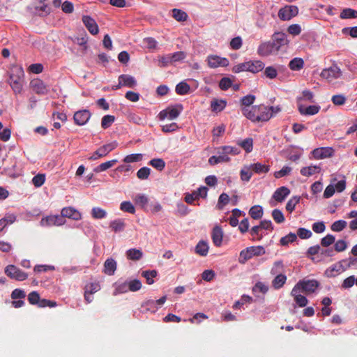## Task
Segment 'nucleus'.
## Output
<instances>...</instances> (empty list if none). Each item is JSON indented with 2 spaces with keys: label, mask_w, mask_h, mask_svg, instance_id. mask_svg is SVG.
<instances>
[{
  "label": "nucleus",
  "mask_w": 357,
  "mask_h": 357,
  "mask_svg": "<svg viewBox=\"0 0 357 357\" xmlns=\"http://www.w3.org/2000/svg\"><path fill=\"white\" fill-rule=\"evenodd\" d=\"M269 109L264 105H254L243 109V116L252 122L267 121L271 119Z\"/></svg>",
  "instance_id": "nucleus-1"
},
{
  "label": "nucleus",
  "mask_w": 357,
  "mask_h": 357,
  "mask_svg": "<svg viewBox=\"0 0 357 357\" xmlns=\"http://www.w3.org/2000/svg\"><path fill=\"white\" fill-rule=\"evenodd\" d=\"M240 153V149L231 146H224L217 150L218 155H213L209 158L208 163L215 165L218 163L227 162L230 160L229 155H236Z\"/></svg>",
  "instance_id": "nucleus-2"
},
{
  "label": "nucleus",
  "mask_w": 357,
  "mask_h": 357,
  "mask_svg": "<svg viewBox=\"0 0 357 357\" xmlns=\"http://www.w3.org/2000/svg\"><path fill=\"white\" fill-rule=\"evenodd\" d=\"M266 253L262 246H251L241 251L238 261L240 264H245L248 260L255 256H261Z\"/></svg>",
  "instance_id": "nucleus-3"
},
{
  "label": "nucleus",
  "mask_w": 357,
  "mask_h": 357,
  "mask_svg": "<svg viewBox=\"0 0 357 357\" xmlns=\"http://www.w3.org/2000/svg\"><path fill=\"white\" fill-rule=\"evenodd\" d=\"M319 286V283L316 280H300L294 287L297 288L301 292L306 294L314 293Z\"/></svg>",
  "instance_id": "nucleus-4"
},
{
  "label": "nucleus",
  "mask_w": 357,
  "mask_h": 357,
  "mask_svg": "<svg viewBox=\"0 0 357 357\" xmlns=\"http://www.w3.org/2000/svg\"><path fill=\"white\" fill-rule=\"evenodd\" d=\"M342 75V73L340 68L337 65H333L329 68L324 69L320 76L328 83H332L334 80L340 78Z\"/></svg>",
  "instance_id": "nucleus-5"
},
{
  "label": "nucleus",
  "mask_w": 357,
  "mask_h": 357,
  "mask_svg": "<svg viewBox=\"0 0 357 357\" xmlns=\"http://www.w3.org/2000/svg\"><path fill=\"white\" fill-rule=\"evenodd\" d=\"M183 110V106L181 105H176L171 106L167 109L161 111L159 113L158 117L160 120H165L168 119L169 120H174L176 119Z\"/></svg>",
  "instance_id": "nucleus-6"
},
{
  "label": "nucleus",
  "mask_w": 357,
  "mask_h": 357,
  "mask_svg": "<svg viewBox=\"0 0 357 357\" xmlns=\"http://www.w3.org/2000/svg\"><path fill=\"white\" fill-rule=\"evenodd\" d=\"M167 296H164L158 300H148L142 304L143 312L155 313L165 303Z\"/></svg>",
  "instance_id": "nucleus-7"
},
{
  "label": "nucleus",
  "mask_w": 357,
  "mask_h": 357,
  "mask_svg": "<svg viewBox=\"0 0 357 357\" xmlns=\"http://www.w3.org/2000/svg\"><path fill=\"white\" fill-rule=\"evenodd\" d=\"M5 273L11 279L17 281H24L28 278V275L26 273L14 265L7 266L5 268Z\"/></svg>",
  "instance_id": "nucleus-8"
},
{
  "label": "nucleus",
  "mask_w": 357,
  "mask_h": 357,
  "mask_svg": "<svg viewBox=\"0 0 357 357\" xmlns=\"http://www.w3.org/2000/svg\"><path fill=\"white\" fill-rule=\"evenodd\" d=\"M74 43H76L79 46L78 50L82 53H86L88 45V38L86 31L83 29L80 30L76 36L71 38Z\"/></svg>",
  "instance_id": "nucleus-9"
},
{
  "label": "nucleus",
  "mask_w": 357,
  "mask_h": 357,
  "mask_svg": "<svg viewBox=\"0 0 357 357\" xmlns=\"http://www.w3.org/2000/svg\"><path fill=\"white\" fill-rule=\"evenodd\" d=\"M274 46L276 47V50L279 52L284 47H287L289 43L287 38V36L282 32L275 33L271 38Z\"/></svg>",
  "instance_id": "nucleus-10"
},
{
  "label": "nucleus",
  "mask_w": 357,
  "mask_h": 357,
  "mask_svg": "<svg viewBox=\"0 0 357 357\" xmlns=\"http://www.w3.org/2000/svg\"><path fill=\"white\" fill-rule=\"evenodd\" d=\"M278 52L273 42L271 40L261 43L257 49V54L261 56H268L277 54Z\"/></svg>",
  "instance_id": "nucleus-11"
},
{
  "label": "nucleus",
  "mask_w": 357,
  "mask_h": 357,
  "mask_svg": "<svg viewBox=\"0 0 357 357\" xmlns=\"http://www.w3.org/2000/svg\"><path fill=\"white\" fill-rule=\"evenodd\" d=\"M298 13L296 6H286L278 11V17L281 20L287 21L295 17Z\"/></svg>",
  "instance_id": "nucleus-12"
},
{
  "label": "nucleus",
  "mask_w": 357,
  "mask_h": 357,
  "mask_svg": "<svg viewBox=\"0 0 357 357\" xmlns=\"http://www.w3.org/2000/svg\"><path fill=\"white\" fill-rule=\"evenodd\" d=\"M40 223L43 227L60 226L65 223V219L59 215H49L42 218Z\"/></svg>",
  "instance_id": "nucleus-13"
},
{
  "label": "nucleus",
  "mask_w": 357,
  "mask_h": 357,
  "mask_svg": "<svg viewBox=\"0 0 357 357\" xmlns=\"http://www.w3.org/2000/svg\"><path fill=\"white\" fill-rule=\"evenodd\" d=\"M206 61L208 66L211 68L226 67L229 65V60L227 59L217 55H209Z\"/></svg>",
  "instance_id": "nucleus-14"
},
{
  "label": "nucleus",
  "mask_w": 357,
  "mask_h": 357,
  "mask_svg": "<svg viewBox=\"0 0 357 357\" xmlns=\"http://www.w3.org/2000/svg\"><path fill=\"white\" fill-rule=\"evenodd\" d=\"M315 159H324L333 155V149L331 147H320L314 149L312 152Z\"/></svg>",
  "instance_id": "nucleus-15"
},
{
  "label": "nucleus",
  "mask_w": 357,
  "mask_h": 357,
  "mask_svg": "<svg viewBox=\"0 0 357 357\" xmlns=\"http://www.w3.org/2000/svg\"><path fill=\"white\" fill-rule=\"evenodd\" d=\"M31 88L38 94H45L47 93V86L43 80L33 79L30 82Z\"/></svg>",
  "instance_id": "nucleus-16"
},
{
  "label": "nucleus",
  "mask_w": 357,
  "mask_h": 357,
  "mask_svg": "<svg viewBox=\"0 0 357 357\" xmlns=\"http://www.w3.org/2000/svg\"><path fill=\"white\" fill-rule=\"evenodd\" d=\"M302 293L297 288H293L291 291V296L294 297L296 303L301 307H305L308 303L307 298L301 294Z\"/></svg>",
  "instance_id": "nucleus-17"
},
{
  "label": "nucleus",
  "mask_w": 357,
  "mask_h": 357,
  "mask_svg": "<svg viewBox=\"0 0 357 357\" xmlns=\"http://www.w3.org/2000/svg\"><path fill=\"white\" fill-rule=\"evenodd\" d=\"M264 63L260 60H250L247 61L248 72L257 73L264 68Z\"/></svg>",
  "instance_id": "nucleus-18"
},
{
  "label": "nucleus",
  "mask_w": 357,
  "mask_h": 357,
  "mask_svg": "<svg viewBox=\"0 0 357 357\" xmlns=\"http://www.w3.org/2000/svg\"><path fill=\"white\" fill-rule=\"evenodd\" d=\"M345 271V267L342 263H336L326 269L325 274L328 278H333Z\"/></svg>",
  "instance_id": "nucleus-19"
},
{
  "label": "nucleus",
  "mask_w": 357,
  "mask_h": 357,
  "mask_svg": "<svg viewBox=\"0 0 357 357\" xmlns=\"http://www.w3.org/2000/svg\"><path fill=\"white\" fill-rule=\"evenodd\" d=\"M73 118L76 124L84 125L89 120V112L86 109L77 111Z\"/></svg>",
  "instance_id": "nucleus-20"
},
{
  "label": "nucleus",
  "mask_w": 357,
  "mask_h": 357,
  "mask_svg": "<svg viewBox=\"0 0 357 357\" xmlns=\"http://www.w3.org/2000/svg\"><path fill=\"white\" fill-rule=\"evenodd\" d=\"M298 109L301 114L310 116L317 114L319 112L321 107L319 105H310L307 107L300 104L298 106Z\"/></svg>",
  "instance_id": "nucleus-21"
},
{
  "label": "nucleus",
  "mask_w": 357,
  "mask_h": 357,
  "mask_svg": "<svg viewBox=\"0 0 357 357\" xmlns=\"http://www.w3.org/2000/svg\"><path fill=\"white\" fill-rule=\"evenodd\" d=\"M64 218H71L77 220L81 218L80 213L73 207H66L61 210V215Z\"/></svg>",
  "instance_id": "nucleus-22"
},
{
  "label": "nucleus",
  "mask_w": 357,
  "mask_h": 357,
  "mask_svg": "<svg viewBox=\"0 0 357 357\" xmlns=\"http://www.w3.org/2000/svg\"><path fill=\"white\" fill-rule=\"evenodd\" d=\"M289 194L290 190L285 186H282L274 192L272 198L278 202H282Z\"/></svg>",
  "instance_id": "nucleus-23"
},
{
  "label": "nucleus",
  "mask_w": 357,
  "mask_h": 357,
  "mask_svg": "<svg viewBox=\"0 0 357 357\" xmlns=\"http://www.w3.org/2000/svg\"><path fill=\"white\" fill-rule=\"evenodd\" d=\"M211 237L215 245L219 247L222 245L223 238V231L220 227H214L212 231Z\"/></svg>",
  "instance_id": "nucleus-24"
},
{
  "label": "nucleus",
  "mask_w": 357,
  "mask_h": 357,
  "mask_svg": "<svg viewBox=\"0 0 357 357\" xmlns=\"http://www.w3.org/2000/svg\"><path fill=\"white\" fill-rule=\"evenodd\" d=\"M116 261L114 259H107L104 264V273L107 275H113L116 270Z\"/></svg>",
  "instance_id": "nucleus-25"
},
{
  "label": "nucleus",
  "mask_w": 357,
  "mask_h": 357,
  "mask_svg": "<svg viewBox=\"0 0 357 357\" xmlns=\"http://www.w3.org/2000/svg\"><path fill=\"white\" fill-rule=\"evenodd\" d=\"M119 78L120 79V84L123 86L133 88L137 84L135 77L130 75H121Z\"/></svg>",
  "instance_id": "nucleus-26"
},
{
  "label": "nucleus",
  "mask_w": 357,
  "mask_h": 357,
  "mask_svg": "<svg viewBox=\"0 0 357 357\" xmlns=\"http://www.w3.org/2000/svg\"><path fill=\"white\" fill-rule=\"evenodd\" d=\"M321 172V167L319 165H310L301 169V174L309 177Z\"/></svg>",
  "instance_id": "nucleus-27"
},
{
  "label": "nucleus",
  "mask_w": 357,
  "mask_h": 357,
  "mask_svg": "<svg viewBox=\"0 0 357 357\" xmlns=\"http://www.w3.org/2000/svg\"><path fill=\"white\" fill-rule=\"evenodd\" d=\"M227 106V101L222 99H214L211 102V110L214 112L222 111Z\"/></svg>",
  "instance_id": "nucleus-28"
},
{
  "label": "nucleus",
  "mask_w": 357,
  "mask_h": 357,
  "mask_svg": "<svg viewBox=\"0 0 357 357\" xmlns=\"http://www.w3.org/2000/svg\"><path fill=\"white\" fill-rule=\"evenodd\" d=\"M255 98H256L255 96L253 95H247L245 96H243L241 99L240 101L242 105L241 112H242L243 114V109H245L246 108L250 109L252 107V105L254 103Z\"/></svg>",
  "instance_id": "nucleus-29"
},
{
  "label": "nucleus",
  "mask_w": 357,
  "mask_h": 357,
  "mask_svg": "<svg viewBox=\"0 0 357 357\" xmlns=\"http://www.w3.org/2000/svg\"><path fill=\"white\" fill-rule=\"evenodd\" d=\"M118 160L116 159H114L112 160H109L105 162L101 163L100 165L96 166L93 168V171L95 173H100L104 171L107 170L110 167H113Z\"/></svg>",
  "instance_id": "nucleus-30"
},
{
  "label": "nucleus",
  "mask_w": 357,
  "mask_h": 357,
  "mask_svg": "<svg viewBox=\"0 0 357 357\" xmlns=\"http://www.w3.org/2000/svg\"><path fill=\"white\" fill-rule=\"evenodd\" d=\"M132 199L135 202V204H137V206H139L143 208H145L149 203L148 197L146 195L142 194V193H138V194L135 195L132 197Z\"/></svg>",
  "instance_id": "nucleus-31"
},
{
  "label": "nucleus",
  "mask_w": 357,
  "mask_h": 357,
  "mask_svg": "<svg viewBox=\"0 0 357 357\" xmlns=\"http://www.w3.org/2000/svg\"><path fill=\"white\" fill-rule=\"evenodd\" d=\"M126 257L130 260L137 261L142 257L143 252L141 250L131 248L126 251Z\"/></svg>",
  "instance_id": "nucleus-32"
},
{
  "label": "nucleus",
  "mask_w": 357,
  "mask_h": 357,
  "mask_svg": "<svg viewBox=\"0 0 357 357\" xmlns=\"http://www.w3.org/2000/svg\"><path fill=\"white\" fill-rule=\"evenodd\" d=\"M252 176V170L250 165H244L240 172L241 179L243 181L248 182Z\"/></svg>",
  "instance_id": "nucleus-33"
},
{
  "label": "nucleus",
  "mask_w": 357,
  "mask_h": 357,
  "mask_svg": "<svg viewBox=\"0 0 357 357\" xmlns=\"http://www.w3.org/2000/svg\"><path fill=\"white\" fill-rule=\"evenodd\" d=\"M252 172L256 174H263L267 173L270 170V167L268 165L261 164L260 162H256L250 165Z\"/></svg>",
  "instance_id": "nucleus-34"
},
{
  "label": "nucleus",
  "mask_w": 357,
  "mask_h": 357,
  "mask_svg": "<svg viewBox=\"0 0 357 357\" xmlns=\"http://www.w3.org/2000/svg\"><path fill=\"white\" fill-rule=\"evenodd\" d=\"M304 66V61L302 58L296 57L290 61L289 67L291 70L298 71Z\"/></svg>",
  "instance_id": "nucleus-35"
},
{
  "label": "nucleus",
  "mask_w": 357,
  "mask_h": 357,
  "mask_svg": "<svg viewBox=\"0 0 357 357\" xmlns=\"http://www.w3.org/2000/svg\"><path fill=\"white\" fill-rule=\"evenodd\" d=\"M208 245L204 241H199L195 247V252L201 256H206L208 252Z\"/></svg>",
  "instance_id": "nucleus-36"
},
{
  "label": "nucleus",
  "mask_w": 357,
  "mask_h": 357,
  "mask_svg": "<svg viewBox=\"0 0 357 357\" xmlns=\"http://www.w3.org/2000/svg\"><path fill=\"white\" fill-rule=\"evenodd\" d=\"M287 277L284 274L275 275V278L272 281L273 287L278 289L281 288L286 282Z\"/></svg>",
  "instance_id": "nucleus-37"
},
{
  "label": "nucleus",
  "mask_w": 357,
  "mask_h": 357,
  "mask_svg": "<svg viewBox=\"0 0 357 357\" xmlns=\"http://www.w3.org/2000/svg\"><path fill=\"white\" fill-rule=\"evenodd\" d=\"M115 289L113 292L114 296H116L118 294H124L129 291V287H128L127 281L124 282H116L114 284Z\"/></svg>",
  "instance_id": "nucleus-38"
},
{
  "label": "nucleus",
  "mask_w": 357,
  "mask_h": 357,
  "mask_svg": "<svg viewBox=\"0 0 357 357\" xmlns=\"http://www.w3.org/2000/svg\"><path fill=\"white\" fill-rule=\"evenodd\" d=\"M126 227V223L122 219H116L111 222L110 227L115 232H119L124 230Z\"/></svg>",
  "instance_id": "nucleus-39"
},
{
  "label": "nucleus",
  "mask_w": 357,
  "mask_h": 357,
  "mask_svg": "<svg viewBox=\"0 0 357 357\" xmlns=\"http://www.w3.org/2000/svg\"><path fill=\"white\" fill-rule=\"evenodd\" d=\"M10 84L15 93H20L22 89V85L20 77L15 78L13 75L10 76Z\"/></svg>",
  "instance_id": "nucleus-40"
},
{
  "label": "nucleus",
  "mask_w": 357,
  "mask_h": 357,
  "mask_svg": "<svg viewBox=\"0 0 357 357\" xmlns=\"http://www.w3.org/2000/svg\"><path fill=\"white\" fill-rule=\"evenodd\" d=\"M249 214L253 219H259L263 215V208L261 206L255 205L250 209Z\"/></svg>",
  "instance_id": "nucleus-41"
},
{
  "label": "nucleus",
  "mask_w": 357,
  "mask_h": 357,
  "mask_svg": "<svg viewBox=\"0 0 357 357\" xmlns=\"http://www.w3.org/2000/svg\"><path fill=\"white\" fill-rule=\"evenodd\" d=\"M247 153H250L253 148V141L252 138H246L244 140L238 141L237 143Z\"/></svg>",
  "instance_id": "nucleus-42"
},
{
  "label": "nucleus",
  "mask_w": 357,
  "mask_h": 357,
  "mask_svg": "<svg viewBox=\"0 0 357 357\" xmlns=\"http://www.w3.org/2000/svg\"><path fill=\"white\" fill-rule=\"evenodd\" d=\"M172 16L178 22H184L188 17L185 12L176 8L172 10Z\"/></svg>",
  "instance_id": "nucleus-43"
},
{
  "label": "nucleus",
  "mask_w": 357,
  "mask_h": 357,
  "mask_svg": "<svg viewBox=\"0 0 357 357\" xmlns=\"http://www.w3.org/2000/svg\"><path fill=\"white\" fill-rule=\"evenodd\" d=\"M92 216L95 219H103L107 217V213L100 207H93L91 210Z\"/></svg>",
  "instance_id": "nucleus-44"
},
{
  "label": "nucleus",
  "mask_w": 357,
  "mask_h": 357,
  "mask_svg": "<svg viewBox=\"0 0 357 357\" xmlns=\"http://www.w3.org/2000/svg\"><path fill=\"white\" fill-rule=\"evenodd\" d=\"M268 291V285L262 282H257L255 284V286L252 287V291L255 294H257L258 293H261V294H264Z\"/></svg>",
  "instance_id": "nucleus-45"
},
{
  "label": "nucleus",
  "mask_w": 357,
  "mask_h": 357,
  "mask_svg": "<svg viewBox=\"0 0 357 357\" xmlns=\"http://www.w3.org/2000/svg\"><path fill=\"white\" fill-rule=\"evenodd\" d=\"M143 159V155L142 153H132L126 155L123 158V162L126 163L137 162Z\"/></svg>",
  "instance_id": "nucleus-46"
},
{
  "label": "nucleus",
  "mask_w": 357,
  "mask_h": 357,
  "mask_svg": "<svg viewBox=\"0 0 357 357\" xmlns=\"http://www.w3.org/2000/svg\"><path fill=\"white\" fill-rule=\"evenodd\" d=\"M282 272H284V264L282 261H275L271 270V273L272 275H279L282 274Z\"/></svg>",
  "instance_id": "nucleus-47"
},
{
  "label": "nucleus",
  "mask_w": 357,
  "mask_h": 357,
  "mask_svg": "<svg viewBox=\"0 0 357 357\" xmlns=\"http://www.w3.org/2000/svg\"><path fill=\"white\" fill-rule=\"evenodd\" d=\"M340 17L342 19L356 18L357 11L351 8H344L340 13Z\"/></svg>",
  "instance_id": "nucleus-48"
},
{
  "label": "nucleus",
  "mask_w": 357,
  "mask_h": 357,
  "mask_svg": "<svg viewBox=\"0 0 357 357\" xmlns=\"http://www.w3.org/2000/svg\"><path fill=\"white\" fill-rule=\"evenodd\" d=\"M120 209L124 212L134 214L135 213V208L133 204L129 201H124L120 204Z\"/></svg>",
  "instance_id": "nucleus-49"
},
{
  "label": "nucleus",
  "mask_w": 357,
  "mask_h": 357,
  "mask_svg": "<svg viewBox=\"0 0 357 357\" xmlns=\"http://www.w3.org/2000/svg\"><path fill=\"white\" fill-rule=\"evenodd\" d=\"M190 91V86L184 82L178 83L176 86V92L179 95H185Z\"/></svg>",
  "instance_id": "nucleus-50"
},
{
  "label": "nucleus",
  "mask_w": 357,
  "mask_h": 357,
  "mask_svg": "<svg viewBox=\"0 0 357 357\" xmlns=\"http://www.w3.org/2000/svg\"><path fill=\"white\" fill-rule=\"evenodd\" d=\"M115 117L113 115H105L102 118L101 126L104 129L109 128L114 122Z\"/></svg>",
  "instance_id": "nucleus-51"
},
{
  "label": "nucleus",
  "mask_w": 357,
  "mask_h": 357,
  "mask_svg": "<svg viewBox=\"0 0 357 357\" xmlns=\"http://www.w3.org/2000/svg\"><path fill=\"white\" fill-rule=\"evenodd\" d=\"M149 164L159 171H162L165 167V162L161 158L152 159L150 160Z\"/></svg>",
  "instance_id": "nucleus-52"
},
{
  "label": "nucleus",
  "mask_w": 357,
  "mask_h": 357,
  "mask_svg": "<svg viewBox=\"0 0 357 357\" xmlns=\"http://www.w3.org/2000/svg\"><path fill=\"white\" fill-rule=\"evenodd\" d=\"M297 239V235L294 233H289L285 236L281 238L280 244L287 245L290 243L294 242Z\"/></svg>",
  "instance_id": "nucleus-53"
},
{
  "label": "nucleus",
  "mask_w": 357,
  "mask_h": 357,
  "mask_svg": "<svg viewBox=\"0 0 357 357\" xmlns=\"http://www.w3.org/2000/svg\"><path fill=\"white\" fill-rule=\"evenodd\" d=\"M151 174V169L146 167L140 168L137 172V176L139 179H147Z\"/></svg>",
  "instance_id": "nucleus-54"
},
{
  "label": "nucleus",
  "mask_w": 357,
  "mask_h": 357,
  "mask_svg": "<svg viewBox=\"0 0 357 357\" xmlns=\"http://www.w3.org/2000/svg\"><path fill=\"white\" fill-rule=\"evenodd\" d=\"M347 222L342 220L334 222L331 225V229L333 231H341L347 227Z\"/></svg>",
  "instance_id": "nucleus-55"
},
{
  "label": "nucleus",
  "mask_w": 357,
  "mask_h": 357,
  "mask_svg": "<svg viewBox=\"0 0 357 357\" xmlns=\"http://www.w3.org/2000/svg\"><path fill=\"white\" fill-rule=\"evenodd\" d=\"M229 202V197L226 193H222L219 198L217 204V208L218 209H222Z\"/></svg>",
  "instance_id": "nucleus-56"
},
{
  "label": "nucleus",
  "mask_w": 357,
  "mask_h": 357,
  "mask_svg": "<svg viewBox=\"0 0 357 357\" xmlns=\"http://www.w3.org/2000/svg\"><path fill=\"white\" fill-rule=\"evenodd\" d=\"M45 181V175L43 174H38L33 176L32 178V183L35 187L39 188L42 186Z\"/></svg>",
  "instance_id": "nucleus-57"
},
{
  "label": "nucleus",
  "mask_w": 357,
  "mask_h": 357,
  "mask_svg": "<svg viewBox=\"0 0 357 357\" xmlns=\"http://www.w3.org/2000/svg\"><path fill=\"white\" fill-rule=\"evenodd\" d=\"M299 201H300L299 197L294 196V197H291L287 203V205H286L287 211L291 213L294 210L296 204L299 202Z\"/></svg>",
  "instance_id": "nucleus-58"
},
{
  "label": "nucleus",
  "mask_w": 357,
  "mask_h": 357,
  "mask_svg": "<svg viewBox=\"0 0 357 357\" xmlns=\"http://www.w3.org/2000/svg\"><path fill=\"white\" fill-rule=\"evenodd\" d=\"M127 284L128 287H129V291H137L142 287V283L139 280H132L127 281Z\"/></svg>",
  "instance_id": "nucleus-59"
},
{
  "label": "nucleus",
  "mask_w": 357,
  "mask_h": 357,
  "mask_svg": "<svg viewBox=\"0 0 357 357\" xmlns=\"http://www.w3.org/2000/svg\"><path fill=\"white\" fill-rule=\"evenodd\" d=\"M142 275L146 278L149 284H152L154 282L153 278L157 275V272L156 271H146L142 273Z\"/></svg>",
  "instance_id": "nucleus-60"
},
{
  "label": "nucleus",
  "mask_w": 357,
  "mask_h": 357,
  "mask_svg": "<svg viewBox=\"0 0 357 357\" xmlns=\"http://www.w3.org/2000/svg\"><path fill=\"white\" fill-rule=\"evenodd\" d=\"M40 298L39 294L36 291H31L28 295V301L31 305H38L40 302Z\"/></svg>",
  "instance_id": "nucleus-61"
},
{
  "label": "nucleus",
  "mask_w": 357,
  "mask_h": 357,
  "mask_svg": "<svg viewBox=\"0 0 357 357\" xmlns=\"http://www.w3.org/2000/svg\"><path fill=\"white\" fill-rule=\"evenodd\" d=\"M272 217L277 223H282L284 221V216L279 209H274L272 211Z\"/></svg>",
  "instance_id": "nucleus-62"
},
{
  "label": "nucleus",
  "mask_w": 357,
  "mask_h": 357,
  "mask_svg": "<svg viewBox=\"0 0 357 357\" xmlns=\"http://www.w3.org/2000/svg\"><path fill=\"white\" fill-rule=\"evenodd\" d=\"M107 155V153L105 149L103 146H101L91 155V160H97Z\"/></svg>",
  "instance_id": "nucleus-63"
},
{
  "label": "nucleus",
  "mask_w": 357,
  "mask_h": 357,
  "mask_svg": "<svg viewBox=\"0 0 357 357\" xmlns=\"http://www.w3.org/2000/svg\"><path fill=\"white\" fill-rule=\"evenodd\" d=\"M287 31L289 34L294 36H298L301 32V27L299 24H291L288 27Z\"/></svg>",
  "instance_id": "nucleus-64"
}]
</instances>
